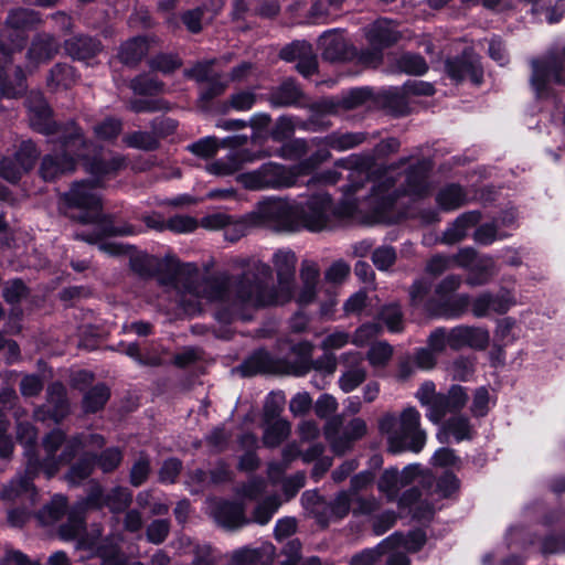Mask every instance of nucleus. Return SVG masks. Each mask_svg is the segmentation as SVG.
<instances>
[{"instance_id": "f257e3e1", "label": "nucleus", "mask_w": 565, "mask_h": 565, "mask_svg": "<svg viewBox=\"0 0 565 565\" xmlns=\"http://www.w3.org/2000/svg\"><path fill=\"white\" fill-rule=\"evenodd\" d=\"M273 268L256 257L237 256L230 260L236 275L217 271L192 287L210 302H217L222 310L215 318L228 323L248 319V309L281 306L294 297L297 256L290 248L277 249L271 257Z\"/></svg>"}, {"instance_id": "f03ea898", "label": "nucleus", "mask_w": 565, "mask_h": 565, "mask_svg": "<svg viewBox=\"0 0 565 565\" xmlns=\"http://www.w3.org/2000/svg\"><path fill=\"white\" fill-rule=\"evenodd\" d=\"M338 213L330 195H312L305 204L282 198H268L257 203L249 213V220L277 232H310L329 230Z\"/></svg>"}, {"instance_id": "7ed1b4c3", "label": "nucleus", "mask_w": 565, "mask_h": 565, "mask_svg": "<svg viewBox=\"0 0 565 565\" xmlns=\"http://www.w3.org/2000/svg\"><path fill=\"white\" fill-rule=\"evenodd\" d=\"M96 188V181L76 182L65 194L66 215L75 222L94 226L92 232L76 233L75 238L97 244L106 236L134 234L135 231L130 225L117 227L103 216L100 196Z\"/></svg>"}, {"instance_id": "20e7f679", "label": "nucleus", "mask_w": 565, "mask_h": 565, "mask_svg": "<svg viewBox=\"0 0 565 565\" xmlns=\"http://www.w3.org/2000/svg\"><path fill=\"white\" fill-rule=\"evenodd\" d=\"M41 19L39 14L30 9L11 10L6 20V34L3 35L10 41L6 45L0 41V94L7 98H17L21 96L25 89V75L21 67H17L13 81H3L4 66L11 61L13 51L23 49L26 36L23 32L39 24Z\"/></svg>"}, {"instance_id": "39448f33", "label": "nucleus", "mask_w": 565, "mask_h": 565, "mask_svg": "<svg viewBox=\"0 0 565 565\" xmlns=\"http://www.w3.org/2000/svg\"><path fill=\"white\" fill-rule=\"evenodd\" d=\"M87 443V438L82 435L66 439L64 431L53 429L42 439V450L44 452L42 457L36 450L24 452L28 473L39 475L40 471H43L47 478H52L62 466L71 462Z\"/></svg>"}, {"instance_id": "423d86ee", "label": "nucleus", "mask_w": 565, "mask_h": 565, "mask_svg": "<svg viewBox=\"0 0 565 565\" xmlns=\"http://www.w3.org/2000/svg\"><path fill=\"white\" fill-rule=\"evenodd\" d=\"M379 430L386 435L388 449L393 454L406 450L419 452L426 444V431L422 428V415L414 406L405 407L399 415L384 413L377 420Z\"/></svg>"}, {"instance_id": "0eeeda50", "label": "nucleus", "mask_w": 565, "mask_h": 565, "mask_svg": "<svg viewBox=\"0 0 565 565\" xmlns=\"http://www.w3.org/2000/svg\"><path fill=\"white\" fill-rule=\"evenodd\" d=\"M60 140V150L46 154L41 163L40 173L46 181L75 170L76 161L87 156L90 143L84 138L81 128L72 124L70 134L63 132Z\"/></svg>"}, {"instance_id": "6e6552de", "label": "nucleus", "mask_w": 565, "mask_h": 565, "mask_svg": "<svg viewBox=\"0 0 565 565\" xmlns=\"http://www.w3.org/2000/svg\"><path fill=\"white\" fill-rule=\"evenodd\" d=\"M462 277L449 274L434 287V295L425 302V312L434 318L456 319L463 316L470 306L468 294L455 292L460 288Z\"/></svg>"}, {"instance_id": "1a4fd4ad", "label": "nucleus", "mask_w": 565, "mask_h": 565, "mask_svg": "<svg viewBox=\"0 0 565 565\" xmlns=\"http://www.w3.org/2000/svg\"><path fill=\"white\" fill-rule=\"evenodd\" d=\"M130 267L135 273L145 277L160 273L174 276H188L185 282L188 291L198 298L205 299L192 290L194 285L201 284L207 278L204 277L199 280V268L193 263L182 264L174 255H167L163 259H159L148 254H137L130 258Z\"/></svg>"}, {"instance_id": "9d476101", "label": "nucleus", "mask_w": 565, "mask_h": 565, "mask_svg": "<svg viewBox=\"0 0 565 565\" xmlns=\"http://www.w3.org/2000/svg\"><path fill=\"white\" fill-rule=\"evenodd\" d=\"M298 175L296 167L287 168L282 164L268 162L257 170L239 174L237 180L245 189L257 191L290 188L296 184Z\"/></svg>"}, {"instance_id": "9b49d317", "label": "nucleus", "mask_w": 565, "mask_h": 565, "mask_svg": "<svg viewBox=\"0 0 565 565\" xmlns=\"http://www.w3.org/2000/svg\"><path fill=\"white\" fill-rule=\"evenodd\" d=\"M531 85L540 98L546 95L547 83L565 86V45L550 49L542 60H532Z\"/></svg>"}, {"instance_id": "f8f14e48", "label": "nucleus", "mask_w": 565, "mask_h": 565, "mask_svg": "<svg viewBox=\"0 0 565 565\" xmlns=\"http://www.w3.org/2000/svg\"><path fill=\"white\" fill-rule=\"evenodd\" d=\"M25 104L28 108L29 122L33 130L46 136L56 135L57 137H61L65 130L66 134H70L71 126L74 122L71 121L65 126H58L52 119V110L42 93L31 92Z\"/></svg>"}, {"instance_id": "ddd939ff", "label": "nucleus", "mask_w": 565, "mask_h": 565, "mask_svg": "<svg viewBox=\"0 0 565 565\" xmlns=\"http://www.w3.org/2000/svg\"><path fill=\"white\" fill-rule=\"evenodd\" d=\"M58 535L64 541L77 540L76 548L87 552L86 555L82 556V559H84L96 554L102 531L93 529L85 532L83 515L77 511H71L67 521L60 526Z\"/></svg>"}, {"instance_id": "4468645a", "label": "nucleus", "mask_w": 565, "mask_h": 565, "mask_svg": "<svg viewBox=\"0 0 565 565\" xmlns=\"http://www.w3.org/2000/svg\"><path fill=\"white\" fill-rule=\"evenodd\" d=\"M39 156L40 151L31 140L22 141L12 158L0 161V175L11 183L18 182L34 167Z\"/></svg>"}, {"instance_id": "2eb2a0df", "label": "nucleus", "mask_w": 565, "mask_h": 565, "mask_svg": "<svg viewBox=\"0 0 565 565\" xmlns=\"http://www.w3.org/2000/svg\"><path fill=\"white\" fill-rule=\"evenodd\" d=\"M372 99V92L366 87L353 88L338 98L323 99L311 106L316 111L339 114L352 110L367 104Z\"/></svg>"}, {"instance_id": "dca6fc26", "label": "nucleus", "mask_w": 565, "mask_h": 565, "mask_svg": "<svg viewBox=\"0 0 565 565\" xmlns=\"http://www.w3.org/2000/svg\"><path fill=\"white\" fill-rule=\"evenodd\" d=\"M299 277L300 288L298 292L294 290L291 300H295L299 306H307L315 301L318 294L320 282V267L318 263L312 259H303Z\"/></svg>"}, {"instance_id": "f3484780", "label": "nucleus", "mask_w": 565, "mask_h": 565, "mask_svg": "<svg viewBox=\"0 0 565 565\" xmlns=\"http://www.w3.org/2000/svg\"><path fill=\"white\" fill-rule=\"evenodd\" d=\"M446 72L456 82L470 79L475 85H480L483 79V71L479 58L465 52L461 56L446 61Z\"/></svg>"}, {"instance_id": "a211bd4d", "label": "nucleus", "mask_w": 565, "mask_h": 565, "mask_svg": "<svg viewBox=\"0 0 565 565\" xmlns=\"http://www.w3.org/2000/svg\"><path fill=\"white\" fill-rule=\"evenodd\" d=\"M354 507H356L354 497L349 491H341L329 503L318 499L317 502H315L312 511L320 523L327 524L331 520L345 518Z\"/></svg>"}, {"instance_id": "6ab92c4d", "label": "nucleus", "mask_w": 565, "mask_h": 565, "mask_svg": "<svg viewBox=\"0 0 565 565\" xmlns=\"http://www.w3.org/2000/svg\"><path fill=\"white\" fill-rule=\"evenodd\" d=\"M470 305L473 316L483 318L491 313H505L514 305V300L509 291L482 292L472 301L470 300Z\"/></svg>"}, {"instance_id": "aec40b11", "label": "nucleus", "mask_w": 565, "mask_h": 565, "mask_svg": "<svg viewBox=\"0 0 565 565\" xmlns=\"http://www.w3.org/2000/svg\"><path fill=\"white\" fill-rule=\"evenodd\" d=\"M38 475L28 473V463L23 475H19L13 478L10 482L3 486L0 492V500L6 502H14L19 499H23L33 505L36 501V489L32 481Z\"/></svg>"}, {"instance_id": "412c9836", "label": "nucleus", "mask_w": 565, "mask_h": 565, "mask_svg": "<svg viewBox=\"0 0 565 565\" xmlns=\"http://www.w3.org/2000/svg\"><path fill=\"white\" fill-rule=\"evenodd\" d=\"M489 341V331L480 327L457 326L450 329V349L452 350H460L465 347L484 350Z\"/></svg>"}, {"instance_id": "4be33fe9", "label": "nucleus", "mask_w": 565, "mask_h": 565, "mask_svg": "<svg viewBox=\"0 0 565 565\" xmlns=\"http://www.w3.org/2000/svg\"><path fill=\"white\" fill-rule=\"evenodd\" d=\"M132 501V493L128 488L115 487L106 494H103L100 487L88 495L87 503L95 508L107 507L111 512L119 513L126 510Z\"/></svg>"}, {"instance_id": "5701e85b", "label": "nucleus", "mask_w": 565, "mask_h": 565, "mask_svg": "<svg viewBox=\"0 0 565 565\" xmlns=\"http://www.w3.org/2000/svg\"><path fill=\"white\" fill-rule=\"evenodd\" d=\"M262 156L253 153L249 150H235L230 152L225 158L215 160L206 166V171L211 174L225 177L237 172L245 163L260 159Z\"/></svg>"}, {"instance_id": "b1692460", "label": "nucleus", "mask_w": 565, "mask_h": 565, "mask_svg": "<svg viewBox=\"0 0 565 565\" xmlns=\"http://www.w3.org/2000/svg\"><path fill=\"white\" fill-rule=\"evenodd\" d=\"M212 515L220 525L231 530L242 527L249 522L245 516V507L236 502H215Z\"/></svg>"}, {"instance_id": "393cba45", "label": "nucleus", "mask_w": 565, "mask_h": 565, "mask_svg": "<svg viewBox=\"0 0 565 565\" xmlns=\"http://www.w3.org/2000/svg\"><path fill=\"white\" fill-rule=\"evenodd\" d=\"M285 61H298L296 68L303 76L312 74L317 68V58L312 53L311 45L306 42H296L280 52Z\"/></svg>"}, {"instance_id": "a878e982", "label": "nucleus", "mask_w": 565, "mask_h": 565, "mask_svg": "<svg viewBox=\"0 0 565 565\" xmlns=\"http://www.w3.org/2000/svg\"><path fill=\"white\" fill-rule=\"evenodd\" d=\"M374 479L375 476L372 471H362L351 479L349 492L354 497V502L356 503V507L353 508L354 514H369L376 509L374 498H364L359 494L360 491L372 486Z\"/></svg>"}, {"instance_id": "bb28decb", "label": "nucleus", "mask_w": 565, "mask_h": 565, "mask_svg": "<svg viewBox=\"0 0 565 565\" xmlns=\"http://www.w3.org/2000/svg\"><path fill=\"white\" fill-rule=\"evenodd\" d=\"M57 41L50 34L35 36L28 51V67L36 68L41 63L53 58L58 52Z\"/></svg>"}, {"instance_id": "cd10ccee", "label": "nucleus", "mask_w": 565, "mask_h": 565, "mask_svg": "<svg viewBox=\"0 0 565 565\" xmlns=\"http://www.w3.org/2000/svg\"><path fill=\"white\" fill-rule=\"evenodd\" d=\"M64 50L74 60L93 58L103 50V44L89 35H75L64 42Z\"/></svg>"}, {"instance_id": "c85d7f7f", "label": "nucleus", "mask_w": 565, "mask_h": 565, "mask_svg": "<svg viewBox=\"0 0 565 565\" xmlns=\"http://www.w3.org/2000/svg\"><path fill=\"white\" fill-rule=\"evenodd\" d=\"M342 360L350 363V367L339 379V387L344 393L358 388L366 379V370L362 365V355L358 352L342 355Z\"/></svg>"}, {"instance_id": "c756f323", "label": "nucleus", "mask_w": 565, "mask_h": 565, "mask_svg": "<svg viewBox=\"0 0 565 565\" xmlns=\"http://www.w3.org/2000/svg\"><path fill=\"white\" fill-rule=\"evenodd\" d=\"M417 472V467H406L401 473L395 469H387L381 476L377 487L388 499H394L398 490L408 484Z\"/></svg>"}, {"instance_id": "7c9ffc66", "label": "nucleus", "mask_w": 565, "mask_h": 565, "mask_svg": "<svg viewBox=\"0 0 565 565\" xmlns=\"http://www.w3.org/2000/svg\"><path fill=\"white\" fill-rule=\"evenodd\" d=\"M431 163L428 160H420L411 167L406 174L405 192L415 196H423L429 191L428 172Z\"/></svg>"}, {"instance_id": "2f4dec72", "label": "nucleus", "mask_w": 565, "mask_h": 565, "mask_svg": "<svg viewBox=\"0 0 565 565\" xmlns=\"http://www.w3.org/2000/svg\"><path fill=\"white\" fill-rule=\"evenodd\" d=\"M480 218L481 215L475 211L459 215L444 232L441 243L452 245L462 241Z\"/></svg>"}, {"instance_id": "473e14b6", "label": "nucleus", "mask_w": 565, "mask_h": 565, "mask_svg": "<svg viewBox=\"0 0 565 565\" xmlns=\"http://www.w3.org/2000/svg\"><path fill=\"white\" fill-rule=\"evenodd\" d=\"M367 39L374 46L380 49L396 43L401 34L396 30V25L386 19H379L367 30Z\"/></svg>"}, {"instance_id": "72a5a7b5", "label": "nucleus", "mask_w": 565, "mask_h": 565, "mask_svg": "<svg viewBox=\"0 0 565 565\" xmlns=\"http://www.w3.org/2000/svg\"><path fill=\"white\" fill-rule=\"evenodd\" d=\"M319 46L322 50V57L330 62L347 58L348 43L337 31H327L319 39Z\"/></svg>"}, {"instance_id": "f704fd0d", "label": "nucleus", "mask_w": 565, "mask_h": 565, "mask_svg": "<svg viewBox=\"0 0 565 565\" xmlns=\"http://www.w3.org/2000/svg\"><path fill=\"white\" fill-rule=\"evenodd\" d=\"M47 412L56 422H61L70 412V404L66 397V388L63 384L56 382L47 387L46 399Z\"/></svg>"}, {"instance_id": "c9c22d12", "label": "nucleus", "mask_w": 565, "mask_h": 565, "mask_svg": "<svg viewBox=\"0 0 565 565\" xmlns=\"http://www.w3.org/2000/svg\"><path fill=\"white\" fill-rule=\"evenodd\" d=\"M472 433V427L467 417L454 416L444 423L437 438L443 444L448 441L449 436H452L456 441H461L471 439Z\"/></svg>"}, {"instance_id": "e433bc0d", "label": "nucleus", "mask_w": 565, "mask_h": 565, "mask_svg": "<svg viewBox=\"0 0 565 565\" xmlns=\"http://www.w3.org/2000/svg\"><path fill=\"white\" fill-rule=\"evenodd\" d=\"M426 542V535L423 531H413L408 535L395 533L386 539L382 544L381 548L384 551H391L395 548H404L407 552L419 551Z\"/></svg>"}, {"instance_id": "4c0bfd02", "label": "nucleus", "mask_w": 565, "mask_h": 565, "mask_svg": "<svg viewBox=\"0 0 565 565\" xmlns=\"http://www.w3.org/2000/svg\"><path fill=\"white\" fill-rule=\"evenodd\" d=\"M367 433V426L363 418L355 417L351 419L341 434V439L334 443V452L342 455L351 449L354 441L364 437Z\"/></svg>"}, {"instance_id": "58836bf2", "label": "nucleus", "mask_w": 565, "mask_h": 565, "mask_svg": "<svg viewBox=\"0 0 565 565\" xmlns=\"http://www.w3.org/2000/svg\"><path fill=\"white\" fill-rule=\"evenodd\" d=\"M497 274L495 263L490 256H479L472 267L468 270L466 282L469 286H482L488 284Z\"/></svg>"}, {"instance_id": "ea45409f", "label": "nucleus", "mask_w": 565, "mask_h": 565, "mask_svg": "<svg viewBox=\"0 0 565 565\" xmlns=\"http://www.w3.org/2000/svg\"><path fill=\"white\" fill-rule=\"evenodd\" d=\"M303 93L291 79L281 83L269 94V102L275 107H286L300 104Z\"/></svg>"}, {"instance_id": "a19ab883", "label": "nucleus", "mask_w": 565, "mask_h": 565, "mask_svg": "<svg viewBox=\"0 0 565 565\" xmlns=\"http://www.w3.org/2000/svg\"><path fill=\"white\" fill-rule=\"evenodd\" d=\"M436 202L444 211L457 210L468 202L467 192L459 184L451 183L438 191Z\"/></svg>"}, {"instance_id": "79ce46f5", "label": "nucleus", "mask_w": 565, "mask_h": 565, "mask_svg": "<svg viewBox=\"0 0 565 565\" xmlns=\"http://www.w3.org/2000/svg\"><path fill=\"white\" fill-rule=\"evenodd\" d=\"M77 82V75L73 66L58 63L50 71L47 76V87L52 90L67 89Z\"/></svg>"}, {"instance_id": "37998d69", "label": "nucleus", "mask_w": 565, "mask_h": 565, "mask_svg": "<svg viewBox=\"0 0 565 565\" xmlns=\"http://www.w3.org/2000/svg\"><path fill=\"white\" fill-rule=\"evenodd\" d=\"M148 49L147 39L136 36L121 44L118 58L126 65H135L147 54Z\"/></svg>"}, {"instance_id": "c03bdc74", "label": "nucleus", "mask_w": 565, "mask_h": 565, "mask_svg": "<svg viewBox=\"0 0 565 565\" xmlns=\"http://www.w3.org/2000/svg\"><path fill=\"white\" fill-rule=\"evenodd\" d=\"M290 431L291 426L286 419L277 418L274 422H267L263 435V443L267 447H277L288 438Z\"/></svg>"}, {"instance_id": "a18cd8bd", "label": "nucleus", "mask_w": 565, "mask_h": 565, "mask_svg": "<svg viewBox=\"0 0 565 565\" xmlns=\"http://www.w3.org/2000/svg\"><path fill=\"white\" fill-rule=\"evenodd\" d=\"M127 166L126 158L120 154L111 156L109 159L95 158L87 163V170L97 177L116 173Z\"/></svg>"}, {"instance_id": "49530a36", "label": "nucleus", "mask_w": 565, "mask_h": 565, "mask_svg": "<svg viewBox=\"0 0 565 565\" xmlns=\"http://www.w3.org/2000/svg\"><path fill=\"white\" fill-rule=\"evenodd\" d=\"M366 139L364 132H332L324 138V143L338 151L352 149Z\"/></svg>"}, {"instance_id": "de8ad7c7", "label": "nucleus", "mask_w": 565, "mask_h": 565, "mask_svg": "<svg viewBox=\"0 0 565 565\" xmlns=\"http://www.w3.org/2000/svg\"><path fill=\"white\" fill-rule=\"evenodd\" d=\"M110 393L105 384H97L88 390L83 397L85 413H96L102 409L109 399Z\"/></svg>"}, {"instance_id": "09e8293b", "label": "nucleus", "mask_w": 565, "mask_h": 565, "mask_svg": "<svg viewBox=\"0 0 565 565\" xmlns=\"http://www.w3.org/2000/svg\"><path fill=\"white\" fill-rule=\"evenodd\" d=\"M17 420V439L18 441L24 446V452H34L36 440H38V429L28 420H20L19 414H15Z\"/></svg>"}, {"instance_id": "8fccbe9b", "label": "nucleus", "mask_w": 565, "mask_h": 565, "mask_svg": "<svg viewBox=\"0 0 565 565\" xmlns=\"http://www.w3.org/2000/svg\"><path fill=\"white\" fill-rule=\"evenodd\" d=\"M66 511V499L62 495H55L51 502L43 507L38 518L42 524L49 525L62 518Z\"/></svg>"}, {"instance_id": "3c124183", "label": "nucleus", "mask_w": 565, "mask_h": 565, "mask_svg": "<svg viewBox=\"0 0 565 565\" xmlns=\"http://www.w3.org/2000/svg\"><path fill=\"white\" fill-rule=\"evenodd\" d=\"M271 367V358L266 351H257L242 365L244 375L268 372Z\"/></svg>"}, {"instance_id": "603ef678", "label": "nucleus", "mask_w": 565, "mask_h": 565, "mask_svg": "<svg viewBox=\"0 0 565 565\" xmlns=\"http://www.w3.org/2000/svg\"><path fill=\"white\" fill-rule=\"evenodd\" d=\"M95 457L85 455L83 458H81L75 465H73L67 475L66 480L71 484H78L83 480L89 477V475L93 471V467L95 465Z\"/></svg>"}, {"instance_id": "864d4df0", "label": "nucleus", "mask_w": 565, "mask_h": 565, "mask_svg": "<svg viewBox=\"0 0 565 565\" xmlns=\"http://www.w3.org/2000/svg\"><path fill=\"white\" fill-rule=\"evenodd\" d=\"M431 289V284L425 278L414 280L408 289L409 301L414 307H420L425 311V302L430 299L428 297Z\"/></svg>"}, {"instance_id": "5fc2aeb1", "label": "nucleus", "mask_w": 565, "mask_h": 565, "mask_svg": "<svg viewBox=\"0 0 565 565\" xmlns=\"http://www.w3.org/2000/svg\"><path fill=\"white\" fill-rule=\"evenodd\" d=\"M398 70L407 74L422 75L427 71L425 60L417 54L405 53L397 60Z\"/></svg>"}, {"instance_id": "6e6d98bb", "label": "nucleus", "mask_w": 565, "mask_h": 565, "mask_svg": "<svg viewBox=\"0 0 565 565\" xmlns=\"http://www.w3.org/2000/svg\"><path fill=\"white\" fill-rule=\"evenodd\" d=\"M124 142L131 148L146 151L154 150L158 147V139L150 132L135 131L124 137Z\"/></svg>"}, {"instance_id": "4d7b16f0", "label": "nucleus", "mask_w": 565, "mask_h": 565, "mask_svg": "<svg viewBox=\"0 0 565 565\" xmlns=\"http://www.w3.org/2000/svg\"><path fill=\"white\" fill-rule=\"evenodd\" d=\"M256 225L257 223H253L252 220H249V213L239 220L230 216V222L224 227V237L230 242H236L247 233L249 226Z\"/></svg>"}, {"instance_id": "13d9d810", "label": "nucleus", "mask_w": 565, "mask_h": 565, "mask_svg": "<svg viewBox=\"0 0 565 565\" xmlns=\"http://www.w3.org/2000/svg\"><path fill=\"white\" fill-rule=\"evenodd\" d=\"M380 317L390 331L401 332L403 330V313L399 305L391 303L383 307Z\"/></svg>"}, {"instance_id": "bf43d9fd", "label": "nucleus", "mask_w": 565, "mask_h": 565, "mask_svg": "<svg viewBox=\"0 0 565 565\" xmlns=\"http://www.w3.org/2000/svg\"><path fill=\"white\" fill-rule=\"evenodd\" d=\"M452 412L454 409L449 403L447 394L439 393L427 408L426 416L434 424H439L448 413Z\"/></svg>"}, {"instance_id": "052dcab7", "label": "nucleus", "mask_w": 565, "mask_h": 565, "mask_svg": "<svg viewBox=\"0 0 565 565\" xmlns=\"http://www.w3.org/2000/svg\"><path fill=\"white\" fill-rule=\"evenodd\" d=\"M393 355V347L387 342L373 344L367 352V360L374 367L385 366Z\"/></svg>"}, {"instance_id": "680f3d73", "label": "nucleus", "mask_w": 565, "mask_h": 565, "mask_svg": "<svg viewBox=\"0 0 565 565\" xmlns=\"http://www.w3.org/2000/svg\"><path fill=\"white\" fill-rule=\"evenodd\" d=\"M374 266L382 271L388 270L396 262V252L392 246H380L372 252Z\"/></svg>"}, {"instance_id": "e2e57ef3", "label": "nucleus", "mask_w": 565, "mask_h": 565, "mask_svg": "<svg viewBox=\"0 0 565 565\" xmlns=\"http://www.w3.org/2000/svg\"><path fill=\"white\" fill-rule=\"evenodd\" d=\"M150 473V460L148 456L141 454L139 458L134 462L129 481L134 487H139L148 479Z\"/></svg>"}, {"instance_id": "0e129e2a", "label": "nucleus", "mask_w": 565, "mask_h": 565, "mask_svg": "<svg viewBox=\"0 0 565 565\" xmlns=\"http://www.w3.org/2000/svg\"><path fill=\"white\" fill-rule=\"evenodd\" d=\"M308 151V143L303 139H294L284 143L277 151V156L285 160H298Z\"/></svg>"}, {"instance_id": "69168bd1", "label": "nucleus", "mask_w": 565, "mask_h": 565, "mask_svg": "<svg viewBox=\"0 0 565 565\" xmlns=\"http://www.w3.org/2000/svg\"><path fill=\"white\" fill-rule=\"evenodd\" d=\"M222 143L215 137H205L190 145L189 150L198 157L207 159L214 157Z\"/></svg>"}, {"instance_id": "338daca9", "label": "nucleus", "mask_w": 565, "mask_h": 565, "mask_svg": "<svg viewBox=\"0 0 565 565\" xmlns=\"http://www.w3.org/2000/svg\"><path fill=\"white\" fill-rule=\"evenodd\" d=\"M122 129L121 120L117 118H106L102 122L94 126V132L97 138L110 140L116 138Z\"/></svg>"}, {"instance_id": "774afa93", "label": "nucleus", "mask_w": 565, "mask_h": 565, "mask_svg": "<svg viewBox=\"0 0 565 565\" xmlns=\"http://www.w3.org/2000/svg\"><path fill=\"white\" fill-rule=\"evenodd\" d=\"M451 268H454L451 256L436 254L427 260L425 271L433 277H438Z\"/></svg>"}]
</instances>
